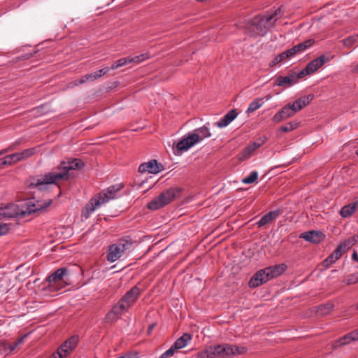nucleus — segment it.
Returning <instances> with one entry per match:
<instances>
[{
  "instance_id": "20",
  "label": "nucleus",
  "mask_w": 358,
  "mask_h": 358,
  "mask_svg": "<svg viewBox=\"0 0 358 358\" xmlns=\"http://www.w3.org/2000/svg\"><path fill=\"white\" fill-rule=\"evenodd\" d=\"M300 238H302L306 241L310 243H317L321 242L324 239V235L320 231H310L301 234Z\"/></svg>"
},
{
  "instance_id": "37",
  "label": "nucleus",
  "mask_w": 358,
  "mask_h": 358,
  "mask_svg": "<svg viewBox=\"0 0 358 358\" xmlns=\"http://www.w3.org/2000/svg\"><path fill=\"white\" fill-rule=\"evenodd\" d=\"M351 341H354L352 340V336H350V333H348L341 338L338 342L339 343V345H343L350 343Z\"/></svg>"
},
{
  "instance_id": "31",
  "label": "nucleus",
  "mask_w": 358,
  "mask_h": 358,
  "mask_svg": "<svg viewBox=\"0 0 358 358\" xmlns=\"http://www.w3.org/2000/svg\"><path fill=\"white\" fill-rule=\"evenodd\" d=\"M264 103V98H256L250 104L246 110L248 113H252L259 109Z\"/></svg>"
},
{
  "instance_id": "42",
  "label": "nucleus",
  "mask_w": 358,
  "mask_h": 358,
  "mask_svg": "<svg viewBox=\"0 0 358 358\" xmlns=\"http://www.w3.org/2000/svg\"><path fill=\"white\" fill-rule=\"evenodd\" d=\"M355 42V38L353 36L348 37L343 40V43L345 46L350 47Z\"/></svg>"
},
{
  "instance_id": "29",
  "label": "nucleus",
  "mask_w": 358,
  "mask_h": 358,
  "mask_svg": "<svg viewBox=\"0 0 358 358\" xmlns=\"http://www.w3.org/2000/svg\"><path fill=\"white\" fill-rule=\"evenodd\" d=\"M96 80L94 73H91L83 76L81 78L76 80L70 83L71 86H77L86 82H92Z\"/></svg>"
},
{
  "instance_id": "40",
  "label": "nucleus",
  "mask_w": 358,
  "mask_h": 358,
  "mask_svg": "<svg viewBox=\"0 0 358 358\" xmlns=\"http://www.w3.org/2000/svg\"><path fill=\"white\" fill-rule=\"evenodd\" d=\"M9 225L6 223H0V236L6 234L9 231Z\"/></svg>"
},
{
  "instance_id": "64",
  "label": "nucleus",
  "mask_w": 358,
  "mask_h": 358,
  "mask_svg": "<svg viewBox=\"0 0 358 358\" xmlns=\"http://www.w3.org/2000/svg\"><path fill=\"white\" fill-rule=\"evenodd\" d=\"M357 262H358V258H357Z\"/></svg>"
},
{
  "instance_id": "1",
  "label": "nucleus",
  "mask_w": 358,
  "mask_h": 358,
  "mask_svg": "<svg viewBox=\"0 0 358 358\" xmlns=\"http://www.w3.org/2000/svg\"><path fill=\"white\" fill-rule=\"evenodd\" d=\"M84 166L83 162L78 159H73L69 161H63L58 166L59 172H49L41 176L38 179H34L30 184V187H36L39 190H45L48 185L57 184L61 180L68 179L69 172L71 170L80 169Z\"/></svg>"
},
{
  "instance_id": "52",
  "label": "nucleus",
  "mask_w": 358,
  "mask_h": 358,
  "mask_svg": "<svg viewBox=\"0 0 358 358\" xmlns=\"http://www.w3.org/2000/svg\"><path fill=\"white\" fill-rule=\"evenodd\" d=\"M49 358H64L57 350L56 352L52 353Z\"/></svg>"
},
{
  "instance_id": "24",
  "label": "nucleus",
  "mask_w": 358,
  "mask_h": 358,
  "mask_svg": "<svg viewBox=\"0 0 358 358\" xmlns=\"http://www.w3.org/2000/svg\"><path fill=\"white\" fill-rule=\"evenodd\" d=\"M314 41L313 40H307L303 43H299L294 45L293 48L287 50V52L289 53L291 57L295 55L297 53H300L306 50L307 48L312 46Z\"/></svg>"
},
{
  "instance_id": "11",
  "label": "nucleus",
  "mask_w": 358,
  "mask_h": 358,
  "mask_svg": "<svg viewBox=\"0 0 358 358\" xmlns=\"http://www.w3.org/2000/svg\"><path fill=\"white\" fill-rule=\"evenodd\" d=\"M334 58V55H322L317 58L310 62L305 68V71L308 73H313L324 64L329 62Z\"/></svg>"
},
{
  "instance_id": "14",
  "label": "nucleus",
  "mask_w": 358,
  "mask_h": 358,
  "mask_svg": "<svg viewBox=\"0 0 358 358\" xmlns=\"http://www.w3.org/2000/svg\"><path fill=\"white\" fill-rule=\"evenodd\" d=\"M269 280L266 268L261 269L255 273L249 281V287L255 288Z\"/></svg>"
},
{
  "instance_id": "5",
  "label": "nucleus",
  "mask_w": 358,
  "mask_h": 358,
  "mask_svg": "<svg viewBox=\"0 0 358 358\" xmlns=\"http://www.w3.org/2000/svg\"><path fill=\"white\" fill-rule=\"evenodd\" d=\"M246 352L245 347L229 344L210 345L197 354L199 358H227L233 355H241Z\"/></svg>"
},
{
  "instance_id": "50",
  "label": "nucleus",
  "mask_w": 358,
  "mask_h": 358,
  "mask_svg": "<svg viewBox=\"0 0 358 358\" xmlns=\"http://www.w3.org/2000/svg\"><path fill=\"white\" fill-rule=\"evenodd\" d=\"M350 336H352L353 341H358V328L350 332Z\"/></svg>"
},
{
  "instance_id": "45",
  "label": "nucleus",
  "mask_w": 358,
  "mask_h": 358,
  "mask_svg": "<svg viewBox=\"0 0 358 358\" xmlns=\"http://www.w3.org/2000/svg\"><path fill=\"white\" fill-rule=\"evenodd\" d=\"M343 253L344 252L343 251V250L341 248H339V246H338L334 250V252L332 253V255L338 260Z\"/></svg>"
},
{
  "instance_id": "61",
  "label": "nucleus",
  "mask_w": 358,
  "mask_h": 358,
  "mask_svg": "<svg viewBox=\"0 0 358 358\" xmlns=\"http://www.w3.org/2000/svg\"><path fill=\"white\" fill-rule=\"evenodd\" d=\"M31 57H33V55H32V54L27 55V56H26V59H29V58H31Z\"/></svg>"
},
{
  "instance_id": "44",
  "label": "nucleus",
  "mask_w": 358,
  "mask_h": 358,
  "mask_svg": "<svg viewBox=\"0 0 358 358\" xmlns=\"http://www.w3.org/2000/svg\"><path fill=\"white\" fill-rule=\"evenodd\" d=\"M115 63L117 64L118 68L122 67V66H125L129 64L128 58L127 57L120 58V59L116 61Z\"/></svg>"
},
{
  "instance_id": "21",
  "label": "nucleus",
  "mask_w": 358,
  "mask_h": 358,
  "mask_svg": "<svg viewBox=\"0 0 358 358\" xmlns=\"http://www.w3.org/2000/svg\"><path fill=\"white\" fill-rule=\"evenodd\" d=\"M313 94H308L306 96H303L295 100L292 103H291V106L293 108L294 111L297 113L306 105H308L313 99Z\"/></svg>"
},
{
  "instance_id": "18",
  "label": "nucleus",
  "mask_w": 358,
  "mask_h": 358,
  "mask_svg": "<svg viewBox=\"0 0 358 358\" xmlns=\"http://www.w3.org/2000/svg\"><path fill=\"white\" fill-rule=\"evenodd\" d=\"M209 125L210 124L208 122L204 126L194 129V132L191 133L192 136H196V138H197L196 144L205 138H210L212 136V134L210 131Z\"/></svg>"
},
{
  "instance_id": "9",
  "label": "nucleus",
  "mask_w": 358,
  "mask_h": 358,
  "mask_svg": "<svg viewBox=\"0 0 358 358\" xmlns=\"http://www.w3.org/2000/svg\"><path fill=\"white\" fill-rule=\"evenodd\" d=\"M68 269L65 267L59 268L47 278L49 289L59 290L63 287L64 278L67 274Z\"/></svg>"
},
{
  "instance_id": "13",
  "label": "nucleus",
  "mask_w": 358,
  "mask_h": 358,
  "mask_svg": "<svg viewBox=\"0 0 358 358\" xmlns=\"http://www.w3.org/2000/svg\"><path fill=\"white\" fill-rule=\"evenodd\" d=\"M162 170V166L156 159H151L148 162L141 164L138 167V171L141 173H149L157 174Z\"/></svg>"
},
{
  "instance_id": "10",
  "label": "nucleus",
  "mask_w": 358,
  "mask_h": 358,
  "mask_svg": "<svg viewBox=\"0 0 358 358\" xmlns=\"http://www.w3.org/2000/svg\"><path fill=\"white\" fill-rule=\"evenodd\" d=\"M129 308L120 299L117 303L113 306L110 311L107 313L106 320L107 322L117 320L121 315L127 312Z\"/></svg>"
},
{
  "instance_id": "46",
  "label": "nucleus",
  "mask_w": 358,
  "mask_h": 358,
  "mask_svg": "<svg viewBox=\"0 0 358 358\" xmlns=\"http://www.w3.org/2000/svg\"><path fill=\"white\" fill-rule=\"evenodd\" d=\"M20 144H21V140L18 139V140L15 141V142H13V143H11L7 148L9 150V152L13 151V150H15Z\"/></svg>"
},
{
  "instance_id": "54",
  "label": "nucleus",
  "mask_w": 358,
  "mask_h": 358,
  "mask_svg": "<svg viewBox=\"0 0 358 358\" xmlns=\"http://www.w3.org/2000/svg\"><path fill=\"white\" fill-rule=\"evenodd\" d=\"M280 62H282L281 60L279 59V57L277 55L274 59L272 61V64L273 65H275L278 63H280Z\"/></svg>"
},
{
  "instance_id": "55",
  "label": "nucleus",
  "mask_w": 358,
  "mask_h": 358,
  "mask_svg": "<svg viewBox=\"0 0 358 358\" xmlns=\"http://www.w3.org/2000/svg\"><path fill=\"white\" fill-rule=\"evenodd\" d=\"M352 258L353 260H355L357 262V259H358V255H357V253L356 251H354L353 253H352Z\"/></svg>"
},
{
  "instance_id": "34",
  "label": "nucleus",
  "mask_w": 358,
  "mask_h": 358,
  "mask_svg": "<svg viewBox=\"0 0 358 358\" xmlns=\"http://www.w3.org/2000/svg\"><path fill=\"white\" fill-rule=\"evenodd\" d=\"M299 126V122H289L285 125L282 126L280 127V131L283 132H288L290 131H292L297 128Z\"/></svg>"
},
{
  "instance_id": "63",
  "label": "nucleus",
  "mask_w": 358,
  "mask_h": 358,
  "mask_svg": "<svg viewBox=\"0 0 358 358\" xmlns=\"http://www.w3.org/2000/svg\"><path fill=\"white\" fill-rule=\"evenodd\" d=\"M356 309L358 310V303L356 305Z\"/></svg>"
},
{
  "instance_id": "12",
  "label": "nucleus",
  "mask_w": 358,
  "mask_h": 358,
  "mask_svg": "<svg viewBox=\"0 0 358 358\" xmlns=\"http://www.w3.org/2000/svg\"><path fill=\"white\" fill-rule=\"evenodd\" d=\"M78 343V337L73 336L64 342L57 349V351L66 358L76 347Z\"/></svg>"
},
{
  "instance_id": "58",
  "label": "nucleus",
  "mask_w": 358,
  "mask_h": 358,
  "mask_svg": "<svg viewBox=\"0 0 358 358\" xmlns=\"http://www.w3.org/2000/svg\"><path fill=\"white\" fill-rule=\"evenodd\" d=\"M118 69V66L117 65V64L115 63V62L112 64L111 67L110 69Z\"/></svg>"
},
{
  "instance_id": "57",
  "label": "nucleus",
  "mask_w": 358,
  "mask_h": 358,
  "mask_svg": "<svg viewBox=\"0 0 358 358\" xmlns=\"http://www.w3.org/2000/svg\"><path fill=\"white\" fill-rule=\"evenodd\" d=\"M155 327V324H152L149 326L148 327V334H150L151 331H152V329H154Z\"/></svg>"
},
{
  "instance_id": "7",
  "label": "nucleus",
  "mask_w": 358,
  "mask_h": 358,
  "mask_svg": "<svg viewBox=\"0 0 358 358\" xmlns=\"http://www.w3.org/2000/svg\"><path fill=\"white\" fill-rule=\"evenodd\" d=\"M180 189L176 187L169 188L162 192L148 203V208L152 210H158L171 203L180 195Z\"/></svg>"
},
{
  "instance_id": "48",
  "label": "nucleus",
  "mask_w": 358,
  "mask_h": 358,
  "mask_svg": "<svg viewBox=\"0 0 358 358\" xmlns=\"http://www.w3.org/2000/svg\"><path fill=\"white\" fill-rule=\"evenodd\" d=\"M278 56L279 57V59L282 62L291 57L289 53L287 52V50L281 52Z\"/></svg>"
},
{
  "instance_id": "4",
  "label": "nucleus",
  "mask_w": 358,
  "mask_h": 358,
  "mask_svg": "<svg viewBox=\"0 0 358 358\" xmlns=\"http://www.w3.org/2000/svg\"><path fill=\"white\" fill-rule=\"evenodd\" d=\"M122 184H115L93 196L82 210V217L87 219L96 209L111 199L117 197V193L122 189Z\"/></svg>"
},
{
  "instance_id": "22",
  "label": "nucleus",
  "mask_w": 358,
  "mask_h": 358,
  "mask_svg": "<svg viewBox=\"0 0 358 358\" xmlns=\"http://www.w3.org/2000/svg\"><path fill=\"white\" fill-rule=\"evenodd\" d=\"M287 266L285 264H280L273 266L266 267V271L268 273L269 280L275 278L280 275L286 269Z\"/></svg>"
},
{
  "instance_id": "17",
  "label": "nucleus",
  "mask_w": 358,
  "mask_h": 358,
  "mask_svg": "<svg viewBox=\"0 0 358 358\" xmlns=\"http://www.w3.org/2000/svg\"><path fill=\"white\" fill-rule=\"evenodd\" d=\"M36 152V148H31L28 149H25L22 152H15L11 155H7V158L10 161V164H15L21 160L25 159L32 155H34Z\"/></svg>"
},
{
  "instance_id": "56",
  "label": "nucleus",
  "mask_w": 358,
  "mask_h": 358,
  "mask_svg": "<svg viewBox=\"0 0 358 358\" xmlns=\"http://www.w3.org/2000/svg\"><path fill=\"white\" fill-rule=\"evenodd\" d=\"M8 152H9V150H8L7 148L5 149H3V150H0V155H3Z\"/></svg>"
},
{
  "instance_id": "60",
  "label": "nucleus",
  "mask_w": 358,
  "mask_h": 358,
  "mask_svg": "<svg viewBox=\"0 0 358 358\" xmlns=\"http://www.w3.org/2000/svg\"><path fill=\"white\" fill-rule=\"evenodd\" d=\"M354 72H355V73H358V64L355 67V69H354Z\"/></svg>"
},
{
  "instance_id": "16",
  "label": "nucleus",
  "mask_w": 358,
  "mask_h": 358,
  "mask_svg": "<svg viewBox=\"0 0 358 358\" xmlns=\"http://www.w3.org/2000/svg\"><path fill=\"white\" fill-rule=\"evenodd\" d=\"M296 113L291 106V103H288L273 115L272 120L275 123H278L285 119L293 117Z\"/></svg>"
},
{
  "instance_id": "32",
  "label": "nucleus",
  "mask_w": 358,
  "mask_h": 358,
  "mask_svg": "<svg viewBox=\"0 0 358 358\" xmlns=\"http://www.w3.org/2000/svg\"><path fill=\"white\" fill-rule=\"evenodd\" d=\"M255 150H256V149L255 148L254 146H252V144L248 145L239 154V159L243 160V159L249 158L251 156L252 153Z\"/></svg>"
},
{
  "instance_id": "43",
  "label": "nucleus",
  "mask_w": 358,
  "mask_h": 358,
  "mask_svg": "<svg viewBox=\"0 0 358 358\" xmlns=\"http://www.w3.org/2000/svg\"><path fill=\"white\" fill-rule=\"evenodd\" d=\"M337 259L334 257L332 254L328 256V257L324 260V264L325 266L331 265L334 263Z\"/></svg>"
},
{
  "instance_id": "26",
  "label": "nucleus",
  "mask_w": 358,
  "mask_h": 358,
  "mask_svg": "<svg viewBox=\"0 0 358 358\" xmlns=\"http://www.w3.org/2000/svg\"><path fill=\"white\" fill-rule=\"evenodd\" d=\"M192 339V336L189 334L185 333L178 338L171 346V348L176 351L177 350L182 349L187 345Z\"/></svg>"
},
{
  "instance_id": "51",
  "label": "nucleus",
  "mask_w": 358,
  "mask_h": 358,
  "mask_svg": "<svg viewBox=\"0 0 358 358\" xmlns=\"http://www.w3.org/2000/svg\"><path fill=\"white\" fill-rule=\"evenodd\" d=\"M26 337H27V335H24V336H21L16 341H15V343L17 344V345L19 346L20 344H22L24 341V339Z\"/></svg>"
},
{
  "instance_id": "39",
  "label": "nucleus",
  "mask_w": 358,
  "mask_h": 358,
  "mask_svg": "<svg viewBox=\"0 0 358 358\" xmlns=\"http://www.w3.org/2000/svg\"><path fill=\"white\" fill-rule=\"evenodd\" d=\"M109 71H110V68L105 67V68L99 69L94 73L96 76V78L98 79V78L102 77L103 76H104L105 74H106Z\"/></svg>"
},
{
  "instance_id": "23",
  "label": "nucleus",
  "mask_w": 358,
  "mask_h": 358,
  "mask_svg": "<svg viewBox=\"0 0 358 358\" xmlns=\"http://www.w3.org/2000/svg\"><path fill=\"white\" fill-rule=\"evenodd\" d=\"M238 115L236 110H229L219 122L215 124L219 128H223L228 126Z\"/></svg>"
},
{
  "instance_id": "27",
  "label": "nucleus",
  "mask_w": 358,
  "mask_h": 358,
  "mask_svg": "<svg viewBox=\"0 0 358 358\" xmlns=\"http://www.w3.org/2000/svg\"><path fill=\"white\" fill-rule=\"evenodd\" d=\"M357 202H354L348 205L344 206L340 210V215L341 217L346 218L351 216L355 211Z\"/></svg>"
},
{
  "instance_id": "3",
  "label": "nucleus",
  "mask_w": 358,
  "mask_h": 358,
  "mask_svg": "<svg viewBox=\"0 0 358 358\" xmlns=\"http://www.w3.org/2000/svg\"><path fill=\"white\" fill-rule=\"evenodd\" d=\"M282 15L283 12L281 8H278L272 13L255 16L248 22L246 29L253 36H264L274 26L277 20Z\"/></svg>"
},
{
  "instance_id": "41",
  "label": "nucleus",
  "mask_w": 358,
  "mask_h": 358,
  "mask_svg": "<svg viewBox=\"0 0 358 358\" xmlns=\"http://www.w3.org/2000/svg\"><path fill=\"white\" fill-rule=\"evenodd\" d=\"M175 352L176 351L171 347L169 350L165 351L159 358H170L174 355Z\"/></svg>"
},
{
  "instance_id": "62",
  "label": "nucleus",
  "mask_w": 358,
  "mask_h": 358,
  "mask_svg": "<svg viewBox=\"0 0 358 358\" xmlns=\"http://www.w3.org/2000/svg\"><path fill=\"white\" fill-rule=\"evenodd\" d=\"M356 155L358 156V150L355 152Z\"/></svg>"
},
{
  "instance_id": "2",
  "label": "nucleus",
  "mask_w": 358,
  "mask_h": 358,
  "mask_svg": "<svg viewBox=\"0 0 358 358\" xmlns=\"http://www.w3.org/2000/svg\"><path fill=\"white\" fill-rule=\"evenodd\" d=\"M51 203V199L46 201L31 199L25 203L24 209H20L16 204L10 203L5 207L0 208V220H8L18 216H25L37 211L43 210L48 208Z\"/></svg>"
},
{
  "instance_id": "53",
  "label": "nucleus",
  "mask_w": 358,
  "mask_h": 358,
  "mask_svg": "<svg viewBox=\"0 0 358 358\" xmlns=\"http://www.w3.org/2000/svg\"><path fill=\"white\" fill-rule=\"evenodd\" d=\"M18 347V345H17V344L14 342L13 343L10 344L8 347L9 350L10 352L15 350Z\"/></svg>"
},
{
  "instance_id": "19",
  "label": "nucleus",
  "mask_w": 358,
  "mask_h": 358,
  "mask_svg": "<svg viewBox=\"0 0 358 358\" xmlns=\"http://www.w3.org/2000/svg\"><path fill=\"white\" fill-rule=\"evenodd\" d=\"M296 83L295 73H290L286 76H278L275 78L274 85L280 87H290Z\"/></svg>"
},
{
  "instance_id": "8",
  "label": "nucleus",
  "mask_w": 358,
  "mask_h": 358,
  "mask_svg": "<svg viewBox=\"0 0 358 358\" xmlns=\"http://www.w3.org/2000/svg\"><path fill=\"white\" fill-rule=\"evenodd\" d=\"M197 138L192 136L189 133L186 137L178 142H174L172 145L173 152L176 156H180L189 148L196 144Z\"/></svg>"
},
{
  "instance_id": "49",
  "label": "nucleus",
  "mask_w": 358,
  "mask_h": 358,
  "mask_svg": "<svg viewBox=\"0 0 358 358\" xmlns=\"http://www.w3.org/2000/svg\"><path fill=\"white\" fill-rule=\"evenodd\" d=\"M310 73H306L305 71V69H303L302 71H301L297 74L295 73V76L296 77V83H298L299 80L303 78L305 75H309Z\"/></svg>"
},
{
  "instance_id": "38",
  "label": "nucleus",
  "mask_w": 358,
  "mask_h": 358,
  "mask_svg": "<svg viewBox=\"0 0 358 358\" xmlns=\"http://www.w3.org/2000/svg\"><path fill=\"white\" fill-rule=\"evenodd\" d=\"M267 140V138L266 136H262V138H259L256 141L253 142L252 146L255 147V148L257 150L259 147H261Z\"/></svg>"
},
{
  "instance_id": "15",
  "label": "nucleus",
  "mask_w": 358,
  "mask_h": 358,
  "mask_svg": "<svg viewBox=\"0 0 358 358\" xmlns=\"http://www.w3.org/2000/svg\"><path fill=\"white\" fill-rule=\"evenodd\" d=\"M141 290L137 286H134L120 299L129 308L132 306L140 296Z\"/></svg>"
},
{
  "instance_id": "35",
  "label": "nucleus",
  "mask_w": 358,
  "mask_h": 358,
  "mask_svg": "<svg viewBox=\"0 0 358 358\" xmlns=\"http://www.w3.org/2000/svg\"><path fill=\"white\" fill-rule=\"evenodd\" d=\"M258 178V173L257 171H252L247 177L242 179V182L245 184H251L256 181Z\"/></svg>"
},
{
  "instance_id": "33",
  "label": "nucleus",
  "mask_w": 358,
  "mask_h": 358,
  "mask_svg": "<svg viewBox=\"0 0 358 358\" xmlns=\"http://www.w3.org/2000/svg\"><path fill=\"white\" fill-rule=\"evenodd\" d=\"M129 64H139L148 58V54H141L135 57H127Z\"/></svg>"
},
{
  "instance_id": "28",
  "label": "nucleus",
  "mask_w": 358,
  "mask_h": 358,
  "mask_svg": "<svg viewBox=\"0 0 358 358\" xmlns=\"http://www.w3.org/2000/svg\"><path fill=\"white\" fill-rule=\"evenodd\" d=\"M358 241V235L353 236L343 242H342L338 246L341 248L344 252L350 250L357 242Z\"/></svg>"
},
{
  "instance_id": "36",
  "label": "nucleus",
  "mask_w": 358,
  "mask_h": 358,
  "mask_svg": "<svg viewBox=\"0 0 358 358\" xmlns=\"http://www.w3.org/2000/svg\"><path fill=\"white\" fill-rule=\"evenodd\" d=\"M358 274L357 273H355L349 275L347 278L345 280V282L347 285H352L358 282Z\"/></svg>"
},
{
  "instance_id": "30",
  "label": "nucleus",
  "mask_w": 358,
  "mask_h": 358,
  "mask_svg": "<svg viewBox=\"0 0 358 358\" xmlns=\"http://www.w3.org/2000/svg\"><path fill=\"white\" fill-rule=\"evenodd\" d=\"M334 306L332 302L329 301L324 304H322L317 307V313L320 315L324 316L330 313Z\"/></svg>"
},
{
  "instance_id": "6",
  "label": "nucleus",
  "mask_w": 358,
  "mask_h": 358,
  "mask_svg": "<svg viewBox=\"0 0 358 358\" xmlns=\"http://www.w3.org/2000/svg\"><path fill=\"white\" fill-rule=\"evenodd\" d=\"M134 241L129 236H125L115 243H113L108 247L106 253L107 260L110 262H115L120 259L127 251L132 250Z\"/></svg>"
},
{
  "instance_id": "25",
  "label": "nucleus",
  "mask_w": 358,
  "mask_h": 358,
  "mask_svg": "<svg viewBox=\"0 0 358 358\" xmlns=\"http://www.w3.org/2000/svg\"><path fill=\"white\" fill-rule=\"evenodd\" d=\"M279 210L270 211L269 213H266L263 217H262L261 219L257 222V227L260 228L270 223L273 220H275L279 216Z\"/></svg>"
},
{
  "instance_id": "47",
  "label": "nucleus",
  "mask_w": 358,
  "mask_h": 358,
  "mask_svg": "<svg viewBox=\"0 0 358 358\" xmlns=\"http://www.w3.org/2000/svg\"><path fill=\"white\" fill-rule=\"evenodd\" d=\"M10 161L7 158V155L1 159H0V168L5 166H10Z\"/></svg>"
},
{
  "instance_id": "59",
  "label": "nucleus",
  "mask_w": 358,
  "mask_h": 358,
  "mask_svg": "<svg viewBox=\"0 0 358 358\" xmlns=\"http://www.w3.org/2000/svg\"><path fill=\"white\" fill-rule=\"evenodd\" d=\"M264 98H265L266 101H268L269 99H271V94H268Z\"/></svg>"
}]
</instances>
